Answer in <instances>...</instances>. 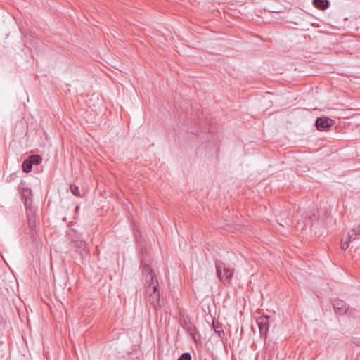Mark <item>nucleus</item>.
Listing matches in <instances>:
<instances>
[{
    "label": "nucleus",
    "instance_id": "obj_1",
    "mask_svg": "<svg viewBox=\"0 0 360 360\" xmlns=\"http://www.w3.org/2000/svg\"><path fill=\"white\" fill-rule=\"evenodd\" d=\"M141 261L143 274L145 276V298L146 302L150 304L155 310L162 307V301L160 300L159 283L153 269L150 266L152 259L145 250H141Z\"/></svg>",
    "mask_w": 360,
    "mask_h": 360
},
{
    "label": "nucleus",
    "instance_id": "obj_2",
    "mask_svg": "<svg viewBox=\"0 0 360 360\" xmlns=\"http://www.w3.org/2000/svg\"><path fill=\"white\" fill-rule=\"evenodd\" d=\"M215 268L217 275L220 281L223 283L224 285H229L235 271L234 268L220 261L215 262Z\"/></svg>",
    "mask_w": 360,
    "mask_h": 360
},
{
    "label": "nucleus",
    "instance_id": "obj_3",
    "mask_svg": "<svg viewBox=\"0 0 360 360\" xmlns=\"http://www.w3.org/2000/svg\"><path fill=\"white\" fill-rule=\"evenodd\" d=\"M179 324L195 340L196 328L184 311L179 312Z\"/></svg>",
    "mask_w": 360,
    "mask_h": 360
},
{
    "label": "nucleus",
    "instance_id": "obj_4",
    "mask_svg": "<svg viewBox=\"0 0 360 360\" xmlns=\"http://www.w3.org/2000/svg\"><path fill=\"white\" fill-rule=\"evenodd\" d=\"M24 206L26 211L27 225L30 231H32L36 227L37 210L34 206L33 202H29V204Z\"/></svg>",
    "mask_w": 360,
    "mask_h": 360
},
{
    "label": "nucleus",
    "instance_id": "obj_5",
    "mask_svg": "<svg viewBox=\"0 0 360 360\" xmlns=\"http://www.w3.org/2000/svg\"><path fill=\"white\" fill-rule=\"evenodd\" d=\"M18 191L21 196L24 205L32 202L33 194L31 188L25 181H21L18 186Z\"/></svg>",
    "mask_w": 360,
    "mask_h": 360
},
{
    "label": "nucleus",
    "instance_id": "obj_6",
    "mask_svg": "<svg viewBox=\"0 0 360 360\" xmlns=\"http://www.w3.org/2000/svg\"><path fill=\"white\" fill-rule=\"evenodd\" d=\"M269 316H261L257 319L260 336L264 340L266 338L267 332L269 328Z\"/></svg>",
    "mask_w": 360,
    "mask_h": 360
},
{
    "label": "nucleus",
    "instance_id": "obj_7",
    "mask_svg": "<svg viewBox=\"0 0 360 360\" xmlns=\"http://www.w3.org/2000/svg\"><path fill=\"white\" fill-rule=\"evenodd\" d=\"M73 247L82 258H84L88 255V246L86 241L83 240H76L73 241Z\"/></svg>",
    "mask_w": 360,
    "mask_h": 360
},
{
    "label": "nucleus",
    "instance_id": "obj_8",
    "mask_svg": "<svg viewBox=\"0 0 360 360\" xmlns=\"http://www.w3.org/2000/svg\"><path fill=\"white\" fill-rule=\"evenodd\" d=\"M333 124V120L329 117H319L316 120V126L319 131L328 130Z\"/></svg>",
    "mask_w": 360,
    "mask_h": 360
},
{
    "label": "nucleus",
    "instance_id": "obj_9",
    "mask_svg": "<svg viewBox=\"0 0 360 360\" xmlns=\"http://www.w3.org/2000/svg\"><path fill=\"white\" fill-rule=\"evenodd\" d=\"M333 307L335 313L339 315L345 314L348 311L347 304L342 300H335L333 302Z\"/></svg>",
    "mask_w": 360,
    "mask_h": 360
},
{
    "label": "nucleus",
    "instance_id": "obj_10",
    "mask_svg": "<svg viewBox=\"0 0 360 360\" xmlns=\"http://www.w3.org/2000/svg\"><path fill=\"white\" fill-rule=\"evenodd\" d=\"M360 234V226H358L355 229H352L350 230L347 234V236L346 237L345 240L349 241V243H351L354 244L355 240L357 238V236Z\"/></svg>",
    "mask_w": 360,
    "mask_h": 360
},
{
    "label": "nucleus",
    "instance_id": "obj_11",
    "mask_svg": "<svg viewBox=\"0 0 360 360\" xmlns=\"http://www.w3.org/2000/svg\"><path fill=\"white\" fill-rule=\"evenodd\" d=\"M349 246H350L349 252H351V255H352V257L354 259L356 258V259H359V254H357L356 248L354 250V254L352 253V248H353L354 247V245L351 243H349V241H347V240H342V241H341V248L342 250H346Z\"/></svg>",
    "mask_w": 360,
    "mask_h": 360
},
{
    "label": "nucleus",
    "instance_id": "obj_12",
    "mask_svg": "<svg viewBox=\"0 0 360 360\" xmlns=\"http://www.w3.org/2000/svg\"><path fill=\"white\" fill-rule=\"evenodd\" d=\"M313 5L321 10H324L328 8L329 1L328 0H313Z\"/></svg>",
    "mask_w": 360,
    "mask_h": 360
},
{
    "label": "nucleus",
    "instance_id": "obj_13",
    "mask_svg": "<svg viewBox=\"0 0 360 360\" xmlns=\"http://www.w3.org/2000/svg\"><path fill=\"white\" fill-rule=\"evenodd\" d=\"M213 328L214 332L221 338H223L225 336V333L219 323L213 321Z\"/></svg>",
    "mask_w": 360,
    "mask_h": 360
},
{
    "label": "nucleus",
    "instance_id": "obj_14",
    "mask_svg": "<svg viewBox=\"0 0 360 360\" xmlns=\"http://www.w3.org/2000/svg\"><path fill=\"white\" fill-rule=\"evenodd\" d=\"M32 166H33L32 162L28 158L23 162L22 165V169L23 172L28 173L32 170Z\"/></svg>",
    "mask_w": 360,
    "mask_h": 360
},
{
    "label": "nucleus",
    "instance_id": "obj_15",
    "mask_svg": "<svg viewBox=\"0 0 360 360\" xmlns=\"http://www.w3.org/2000/svg\"><path fill=\"white\" fill-rule=\"evenodd\" d=\"M30 160L32 162V165H39L41 162L42 158L40 155H35L29 157Z\"/></svg>",
    "mask_w": 360,
    "mask_h": 360
},
{
    "label": "nucleus",
    "instance_id": "obj_16",
    "mask_svg": "<svg viewBox=\"0 0 360 360\" xmlns=\"http://www.w3.org/2000/svg\"><path fill=\"white\" fill-rule=\"evenodd\" d=\"M70 191L74 195L80 196L79 188L78 186H75V185H71Z\"/></svg>",
    "mask_w": 360,
    "mask_h": 360
},
{
    "label": "nucleus",
    "instance_id": "obj_17",
    "mask_svg": "<svg viewBox=\"0 0 360 360\" xmlns=\"http://www.w3.org/2000/svg\"><path fill=\"white\" fill-rule=\"evenodd\" d=\"M177 360H191V355L188 352L184 353Z\"/></svg>",
    "mask_w": 360,
    "mask_h": 360
},
{
    "label": "nucleus",
    "instance_id": "obj_18",
    "mask_svg": "<svg viewBox=\"0 0 360 360\" xmlns=\"http://www.w3.org/2000/svg\"><path fill=\"white\" fill-rule=\"evenodd\" d=\"M354 342L356 345H359V341L358 339H356L355 341H354Z\"/></svg>",
    "mask_w": 360,
    "mask_h": 360
}]
</instances>
